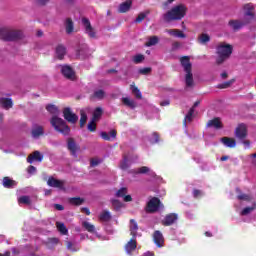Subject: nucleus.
Wrapping results in <instances>:
<instances>
[{
    "label": "nucleus",
    "instance_id": "nucleus-1",
    "mask_svg": "<svg viewBox=\"0 0 256 256\" xmlns=\"http://www.w3.org/2000/svg\"><path fill=\"white\" fill-rule=\"evenodd\" d=\"M187 8L183 5L174 6L170 11L164 14L165 21H179L185 17Z\"/></svg>",
    "mask_w": 256,
    "mask_h": 256
},
{
    "label": "nucleus",
    "instance_id": "nucleus-2",
    "mask_svg": "<svg viewBox=\"0 0 256 256\" xmlns=\"http://www.w3.org/2000/svg\"><path fill=\"white\" fill-rule=\"evenodd\" d=\"M233 53V47L229 44H219L217 47V59H216V63L218 65H221V63L227 61V59H229V57L231 56V54Z\"/></svg>",
    "mask_w": 256,
    "mask_h": 256
},
{
    "label": "nucleus",
    "instance_id": "nucleus-3",
    "mask_svg": "<svg viewBox=\"0 0 256 256\" xmlns=\"http://www.w3.org/2000/svg\"><path fill=\"white\" fill-rule=\"evenodd\" d=\"M23 33L21 31H11L8 28H0V39L3 41H16L21 39Z\"/></svg>",
    "mask_w": 256,
    "mask_h": 256
},
{
    "label": "nucleus",
    "instance_id": "nucleus-4",
    "mask_svg": "<svg viewBox=\"0 0 256 256\" xmlns=\"http://www.w3.org/2000/svg\"><path fill=\"white\" fill-rule=\"evenodd\" d=\"M51 125L52 127H54L56 131H58L59 133H62V135H69V131H71L69 126H67V124L65 123V120L57 116H54L51 119Z\"/></svg>",
    "mask_w": 256,
    "mask_h": 256
},
{
    "label": "nucleus",
    "instance_id": "nucleus-5",
    "mask_svg": "<svg viewBox=\"0 0 256 256\" xmlns=\"http://www.w3.org/2000/svg\"><path fill=\"white\" fill-rule=\"evenodd\" d=\"M160 209H163V204L161 203V200L159 198H152L146 207L147 213H155L157 211H160Z\"/></svg>",
    "mask_w": 256,
    "mask_h": 256
},
{
    "label": "nucleus",
    "instance_id": "nucleus-6",
    "mask_svg": "<svg viewBox=\"0 0 256 256\" xmlns=\"http://www.w3.org/2000/svg\"><path fill=\"white\" fill-rule=\"evenodd\" d=\"M235 137L239 139L240 141H243L245 137H247V125L245 124H239L237 128L235 129Z\"/></svg>",
    "mask_w": 256,
    "mask_h": 256
},
{
    "label": "nucleus",
    "instance_id": "nucleus-7",
    "mask_svg": "<svg viewBox=\"0 0 256 256\" xmlns=\"http://www.w3.org/2000/svg\"><path fill=\"white\" fill-rule=\"evenodd\" d=\"M63 113L66 121H68L69 123H77V120L79 119V117H77L75 113L71 111L70 108H65Z\"/></svg>",
    "mask_w": 256,
    "mask_h": 256
},
{
    "label": "nucleus",
    "instance_id": "nucleus-8",
    "mask_svg": "<svg viewBox=\"0 0 256 256\" xmlns=\"http://www.w3.org/2000/svg\"><path fill=\"white\" fill-rule=\"evenodd\" d=\"M62 75L66 77V79H70L71 81L75 80V72H73V69L69 66H62Z\"/></svg>",
    "mask_w": 256,
    "mask_h": 256
},
{
    "label": "nucleus",
    "instance_id": "nucleus-9",
    "mask_svg": "<svg viewBox=\"0 0 256 256\" xmlns=\"http://www.w3.org/2000/svg\"><path fill=\"white\" fill-rule=\"evenodd\" d=\"M199 101H196L193 105V107L189 110L188 114L186 115L184 119V126L187 127V121L188 123H191L193 120V114L195 113V107H199Z\"/></svg>",
    "mask_w": 256,
    "mask_h": 256
},
{
    "label": "nucleus",
    "instance_id": "nucleus-10",
    "mask_svg": "<svg viewBox=\"0 0 256 256\" xmlns=\"http://www.w3.org/2000/svg\"><path fill=\"white\" fill-rule=\"evenodd\" d=\"M177 219H178L177 214L172 213V214L167 215V216L163 219L162 224H163V225H166V226L173 225V223H176V222H177Z\"/></svg>",
    "mask_w": 256,
    "mask_h": 256
},
{
    "label": "nucleus",
    "instance_id": "nucleus-11",
    "mask_svg": "<svg viewBox=\"0 0 256 256\" xmlns=\"http://www.w3.org/2000/svg\"><path fill=\"white\" fill-rule=\"evenodd\" d=\"M27 161L28 163H33L35 161H38V163H41V161H43V154H41L40 151H35L33 154L28 156Z\"/></svg>",
    "mask_w": 256,
    "mask_h": 256
},
{
    "label": "nucleus",
    "instance_id": "nucleus-12",
    "mask_svg": "<svg viewBox=\"0 0 256 256\" xmlns=\"http://www.w3.org/2000/svg\"><path fill=\"white\" fill-rule=\"evenodd\" d=\"M137 249V241L135 240V237H133L125 246V251L128 255H131L133 251Z\"/></svg>",
    "mask_w": 256,
    "mask_h": 256
},
{
    "label": "nucleus",
    "instance_id": "nucleus-13",
    "mask_svg": "<svg viewBox=\"0 0 256 256\" xmlns=\"http://www.w3.org/2000/svg\"><path fill=\"white\" fill-rule=\"evenodd\" d=\"M82 23L89 37H95V32H93V28L91 27V23L89 22V20L87 18H83Z\"/></svg>",
    "mask_w": 256,
    "mask_h": 256
},
{
    "label": "nucleus",
    "instance_id": "nucleus-14",
    "mask_svg": "<svg viewBox=\"0 0 256 256\" xmlns=\"http://www.w3.org/2000/svg\"><path fill=\"white\" fill-rule=\"evenodd\" d=\"M2 185L6 189H13L14 187H17V182L9 177H4Z\"/></svg>",
    "mask_w": 256,
    "mask_h": 256
},
{
    "label": "nucleus",
    "instance_id": "nucleus-15",
    "mask_svg": "<svg viewBox=\"0 0 256 256\" xmlns=\"http://www.w3.org/2000/svg\"><path fill=\"white\" fill-rule=\"evenodd\" d=\"M153 238L154 243L157 245V247H163L164 239L163 234L160 231L154 232Z\"/></svg>",
    "mask_w": 256,
    "mask_h": 256
},
{
    "label": "nucleus",
    "instance_id": "nucleus-16",
    "mask_svg": "<svg viewBox=\"0 0 256 256\" xmlns=\"http://www.w3.org/2000/svg\"><path fill=\"white\" fill-rule=\"evenodd\" d=\"M100 137H102V139H104V141H111L117 137V131L112 130V131H110V133L101 132Z\"/></svg>",
    "mask_w": 256,
    "mask_h": 256
},
{
    "label": "nucleus",
    "instance_id": "nucleus-17",
    "mask_svg": "<svg viewBox=\"0 0 256 256\" xmlns=\"http://www.w3.org/2000/svg\"><path fill=\"white\" fill-rule=\"evenodd\" d=\"M49 187H56L57 189H63V181L57 180L55 178H49L47 181Z\"/></svg>",
    "mask_w": 256,
    "mask_h": 256
},
{
    "label": "nucleus",
    "instance_id": "nucleus-18",
    "mask_svg": "<svg viewBox=\"0 0 256 256\" xmlns=\"http://www.w3.org/2000/svg\"><path fill=\"white\" fill-rule=\"evenodd\" d=\"M182 67H184L185 73L191 71V62L189 61V56H184L180 59Z\"/></svg>",
    "mask_w": 256,
    "mask_h": 256
},
{
    "label": "nucleus",
    "instance_id": "nucleus-19",
    "mask_svg": "<svg viewBox=\"0 0 256 256\" xmlns=\"http://www.w3.org/2000/svg\"><path fill=\"white\" fill-rule=\"evenodd\" d=\"M126 195V196H125ZM116 197H124V201L129 203L132 200L131 195H127V188H121L116 192Z\"/></svg>",
    "mask_w": 256,
    "mask_h": 256
},
{
    "label": "nucleus",
    "instance_id": "nucleus-20",
    "mask_svg": "<svg viewBox=\"0 0 256 256\" xmlns=\"http://www.w3.org/2000/svg\"><path fill=\"white\" fill-rule=\"evenodd\" d=\"M68 149L74 156L77 155V151H79V146L75 144V141L72 138L68 139Z\"/></svg>",
    "mask_w": 256,
    "mask_h": 256
},
{
    "label": "nucleus",
    "instance_id": "nucleus-21",
    "mask_svg": "<svg viewBox=\"0 0 256 256\" xmlns=\"http://www.w3.org/2000/svg\"><path fill=\"white\" fill-rule=\"evenodd\" d=\"M207 127H213L214 129H221L223 127V124L221 123V119L214 118L207 123Z\"/></svg>",
    "mask_w": 256,
    "mask_h": 256
},
{
    "label": "nucleus",
    "instance_id": "nucleus-22",
    "mask_svg": "<svg viewBox=\"0 0 256 256\" xmlns=\"http://www.w3.org/2000/svg\"><path fill=\"white\" fill-rule=\"evenodd\" d=\"M131 5H133V2L131 0H128V1L120 4V6L118 8L119 13H127V11H129V9H131Z\"/></svg>",
    "mask_w": 256,
    "mask_h": 256
},
{
    "label": "nucleus",
    "instance_id": "nucleus-23",
    "mask_svg": "<svg viewBox=\"0 0 256 256\" xmlns=\"http://www.w3.org/2000/svg\"><path fill=\"white\" fill-rule=\"evenodd\" d=\"M221 141L223 145H225V147L233 148V147H236L237 145V142L235 141L234 138L224 137L221 139Z\"/></svg>",
    "mask_w": 256,
    "mask_h": 256
},
{
    "label": "nucleus",
    "instance_id": "nucleus-24",
    "mask_svg": "<svg viewBox=\"0 0 256 256\" xmlns=\"http://www.w3.org/2000/svg\"><path fill=\"white\" fill-rule=\"evenodd\" d=\"M168 35H172V37H177L179 39H185V33L181 30L173 29V30H167Z\"/></svg>",
    "mask_w": 256,
    "mask_h": 256
},
{
    "label": "nucleus",
    "instance_id": "nucleus-25",
    "mask_svg": "<svg viewBox=\"0 0 256 256\" xmlns=\"http://www.w3.org/2000/svg\"><path fill=\"white\" fill-rule=\"evenodd\" d=\"M0 105H2L3 109H11V107H13V100L9 98H0Z\"/></svg>",
    "mask_w": 256,
    "mask_h": 256
},
{
    "label": "nucleus",
    "instance_id": "nucleus-26",
    "mask_svg": "<svg viewBox=\"0 0 256 256\" xmlns=\"http://www.w3.org/2000/svg\"><path fill=\"white\" fill-rule=\"evenodd\" d=\"M139 230V226L135 220H130V234L132 237H137V231Z\"/></svg>",
    "mask_w": 256,
    "mask_h": 256
},
{
    "label": "nucleus",
    "instance_id": "nucleus-27",
    "mask_svg": "<svg viewBox=\"0 0 256 256\" xmlns=\"http://www.w3.org/2000/svg\"><path fill=\"white\" fill-rule=\"evenodd\" d=\"M41 135H43V127L34 126L32 128V137H34V139H37L38 137H41Z\"/></svg>",
    "mask_w": 256,
    "mask_h": 256
},
{
    "label": "nucleus",
    "instance_id": "nucleus-28",
    "mask_svg": "<svg viewBox=\"0 0 256 256\" xmlns=\"http://www.w3.org/2000/svg\"><path fill=\"white\" fill-rule=\"evenodd\" d=\"M185 83L186 87H193V74L191 73V71L186 72Z\"/></svg>",
    "mask_w": 256,
    "mask_h": 256
},
{
    "label": "nucleus",
    "instance_id": "nucleus-29",
    "mask_svg": "<svg viewBox=\"0 0 256 256\" xmlns=\"http://www.w3.org/2000/svg\"><path fill=\"white\" fill-rule=\"evenodd\" d=\"M65 53H66V50L63 45L57 46L56 55H57L58 59H63V57H65Z\"/></svg>",
    "mask_w": 256,
    "mask_h": 256
},
{
    "label": "nucleus",
    "instance_id": "nucleus-30",
    "mask_svg": "<svg viewBox=\"0 0 256 256\" xmlns=\"http://www.w3.org/2000/svg\"><path fill=\"white\" fill-rule=\"evenodd\" d=\"M244 11H245L246 17H250V19H252V17H253V5L252 4L244 5Z\"/></svg>",
    "mask_w": 256,
    "mask_h": 256
},
{
    "label": "nucleus",
    "instance_id": "nucleus-31",
    "mask_svg": "<svg viewBox=\"0 0 256 256\" xmlns=\"http://www.w3.org/2000/svg\"><path fill=\"white\" fill-rule=\"evenodd\" d=\"M56 227H57L58 231H59L62 235H67V233L69 232V230H67V227L65 226V224L62 223V222H57V223H56Z\"/></svg>",
    "mask_w": 256,
    "mask_h": 256
},
{
    "label": "nucleus",
    "instance_id": "nucleus-32",
    "mask_svg": "<svg viewBox=\"0 0 256 256\" xmlns=\"http://www.w3.org/2000/svg\"><path fill=\"white\" fill-rule=\"evenodd\" d=\"M122 103H124L126 107H130V109H135L136 107L135 101L127 97L122 98Z\"/></svg>",
    "mask_w": 256,
    "mask_h": 256
},
{
    "label": "nucleus",
    "instance_id": "nucleus-33",
    "mask_svg": "<svg viewBox=\"0 0 256 256\" xmlns=\"http://www.w3.org/2000/svg\"><path fill=\"white\" fill-rule=\"evenodd\" d=\"M103 115V109L101 108H96L93 112V121H99L101 119V116Z\"/></svg>",
    "mask_w": 256,
    "mask_h": 256
},
{
    "label": "nucleus",
    "instance_id": "nucleus-34",
    "mask_svg": "<svg viewBox=\"0 0 256 256\" xmlns=\"http://www.w3.org/2000/svg\"><path fill=\"white\" fill-rule=\"evenodd\" d=\"M230 27L234 29V31H237V29H241L243 27V23L241 21H230L229 22Z\"/></svg>",
    "mask_w": 256,
    "mask_h": 256
},
{
    "label": "nucleus",
    "instance_id": "nucleus-35",
    "mask_svg": "<svg viewBox=\"0 0 256 256\" xmlns=\"http://www.w3.org/2000/svg\"><path fill=\"white\" fill-rule=\"evenodd\" d=\"M233 83H235V79H231L227 82H223L218 85V89H229V87H231V85H233Z\"/></svg>",
    "mask_w": 256,
    "mask_h": 256
},
{
    "label": "nucleus",
    "instance_id": "nucleus-36",
    "mask_svg": "<svg viewBox=\"0 0 256 256\" xmlns=\"http://www.w3.org/2000/svg\"><path fill=\"white\" fill-rule=\"evenodd\" d=\"M19 205H30L31 204V198L29 196H22L18 198Z\"/></svg>",
    "mask_w": 256,
    "mask_h": 256
},
{
    "label": "nucleus",
    "instance_id": "nucleus-37",
    "mask_svg": "<svg viewBox=\"0 0 256 256\" xmlns=\"http://www.w3.org/2000/svg\"><path fill=\"white\" fill-rule=\"evenodd\" d=\"M157 43H159V38L157 36H152L146 43V47H153V45H157Z\"/></svg>",
    "mask_w": 256,
    "mask_h": 256
},
{
    "label": "nucleus",
    "instance_id": "nucleus-38",
    "mask_svg": "<svg viewBox=\"0 0 256 256\" xmlns=\"http://www.w3.org/2000/svg\"><path fill=\"white\" fill-rule=\"evenodd\" d=\"M101 221H110L111 220V213L109 211H103L100 214Z\"/></svg>",
    "mask_w": 256,
    "mask_h": 256
},
{
    "label": "nucleus",
    "instance_id": "nucleus-39",
    "mask_svg": "<svg viewBox=\"0 0 256 256\" xmlns=\"http://www.w3.org/2000/svg\"><path fill=\"white\" fill-rule=\"evenodd\" d=\"M66 33H68V35L73 33V21L69 18L66 20Z\"/></svg>",
    "mask_w": 256,
    "mask_h": 256
},
{
    "label": "nucleus",
    "instance_id": "nucleus-40",
    "mask_svg": "<svg viewBox=\"0 0 256 256\" xmlns=\"http://www.w3.org/2000/svg\"><path fill=\"white\" fill-rule=\"evenodd\" d=\"M210 37H209V35H207V34H202V35H200V37L198 38V41H199V43H201L202 45H205V43H209V41H210Z\"/></svg>",
    "mask_w": 256,
    "mask_h": 256
},
{
    "label": "nucleus",
    "instance_id": "nucleus-41",
    "mask_svg": "<svg viewBox=\"0 0 256 256\" xmlns=\"http://www.w3.org/2000/svg\"><path fill=\"white\" fill-rule=\"evenodd\" d=\"M132 93L135 95L136 99H142L141 91L137 89L135 85H131Z\"/></svg>",
    "mask_w": 256,
    "mask_h": 256
},
{
    "label": "nucleus",
    "instance_id": "nucleus-42",
    "mask_svg": "<svg viewBox=\"0 0 256 256\" xmlns=\"http://www.w3.org/2000/svg\"><path fill=\"white\" fill-rule=\"evenodd\" d=\"M80 114V127H85V123H87V114L84 112V110H81Z\"/></svg>",
    "mask_w": 256,
    "mask_h": 256
},
{
    "label": "nucleus",
    "instance_id": "nucleus-43",
    "mask_svg": "<svg viewBox=\"0 0 256 256\" xmlns=\"http://www.w3.org/2000/svg\"><path fill=\"white\" fill-rule=\"evenodd\" d=\"M83 227L89 231V233H95V226L89 222H83Z\"/></svg>",
    "mask_w": 256,
    "mask_h": 256
},
{
    "label": "nucleus",
    "instance_id": "nucleus-44",
    "mask_svg": "<svg viewBox=\"0 0 256 256\" xmlns=\"http://www.w3.org/2000/svg\"><path fill=\"white\" fill-rule=\"evenodd\" d=\"M46 110L49 113H52V115H57L59 113V110L57 109V106H55V105H48V106H46Z\"/></svg>",
    "mask_w": 256,
    "mask_h": 256
},
{
    "label": "nucleus",
    "instance_id": "nucleus-45",
    "mask_svg": "<svg viewBox=\"0 0 256 256\" xmlns=\"http://www.w3.org/2000/svg\"><path fill=\"white\" fill-rule=\"evenodd\" d=\"M151 170L147 166H142L138 168L137 170H134L133 173H140V174H145V173H150Z\"/></svg>",
    "mask_w": 256,
    "mask_h": 256
},
{
    "label": "nucleus",
    "instance_id": "nucleus-46",
    "mask_svg": "<svg viewBox=\"0 0 256 256\" xmlns=\"http://www.w3.org/2000/svg\"><path fill=\"white\" fill-rule=\"evenodd\" d=\"M93 97L94 99H103V97H105V92L103 90L95 91Z\"/></svg>",
    "mask_w": 256,
    "mask_h": 256
},
{
    "label": "nucleus",
    "instance_id": "nucleus-47",
    "mask_svg": "<svg viewBox=\"0 0 256 256\" xmlns=\"http://www.w3.org/2000/svg\"><path fill=\"white\" fill-rule=\"evenodd\" d=\"M112 205L116 211H119L123 207V203L119 202L118 200H113Z\"/></svg>",
    "mask_w": 256,
    "mask_h": 256
},
{
    "label": "nucleus",
    "instance_id": "nucleus-48",
    "mask_svg": "<svg viewBox=\"0 0 256 256\" xmlns=\"http://www.w3.org/2000/svg\"><path fill=\"white\" fill-rule=\"evenodd\" d=\"M120 168L125 171L126 169L129 168V160L127 158H124V160L120 164Z\"/></svg>",
    "mask_w": 256,
    "mask_h": 256
},
{
    "label": "nucleus",
    "instance_id": "nucleus-49",
    "mask_svg": "<svg viewBox=\"0 0 256 256\" xmlns=\"http://www.w3.org/2000/svg\"><path fill=\"white\" fill-rule=\"evenodd\" d=\"M96 120H91L88 124V131H95L97 129Z\"/></svg>",
    "mask_w": 256,
    "mask_h": 256
},
{
    "label": "nucleus",
    "instance_id": "nucleus-50",
    "mask_svg": "<svg viewBox=\"0 0 256 256\" xmlns=\"http://www.w3.org/2000/svg\"><path fill=\"white\" fill-rule=\"evenodd\" d=\"M71 205H81L83 203V199L81 198H72L70 199Z\"/></svg>",
    "mask_w": 256,
    "mask_h": 256
},
{
    "label": "nucleus",
    "instance_id": "nucleus-51",
    "mask_svg": "<svg viewBox=\"0 0 256 256\" xmlns=\"http://www.w3.org/2000/svg\"><path fill=\"white\" fill-rule=\"evenodd\" d=\"M254 209L255 207H246L241 211L240 215H249Z\"/></svg>",
    "mask_w": 256,
    "mask_h": 256
},
{
    "label": "nucleus",
    "instance_id": "nucleus-52",
    "mask_svg": "<svg viewBox=\"0 0 256 256\" xmlns=\"http://www.w3.org/2000/svg\"><path fill=\"white\" fill-rule=\"evenodd\" d=\"M144 59H145V56H143L141 54H138L133 57L134 63H141V61H143Z\"/></svg>",
    "mask_w": 256,
    "mask_h": 256
},
{
    "label": "nucleus",
    "instance_id": "nucleus-53",
    "mask_svg": "<svg viewBox=\"0 0 256 256\" xmlns=\"http://www.w3.org/2000/svg\"><path fill=\"white\" fill-rule=\"evenodd\" d=\"M151 143H159V134L153 133L152 138H150Z\"/></svg>",
    "mask_w": 256,
    "mask_h": 256
},
{
    "label": "nucleus",
    "instance_id": "nucleus-54",
    "mask_svg": "<svg viewBox=\"0 0 256 256\" xmlns=\"http://www.w3.org/2000/svg\"><path fill=\"white\" fill-rule=\"evenodd\" d=\"M145 17H147V14H145V13H140V14L138 15V17L136 18L135 22H136V23H141V21H143V20L145 19Z\"/></svg>",
    "mask_w": 256,
    "mask_h": 256
},
{
    "label": "nucleus",
    "instance_id": "nucleus-55",
    "mask_svg": "<svg viewBox=\"0 0 256 256\" xmlns=\"http://www.w3.org/2000/svg\"><path fill=\"white\" fill-rule=\"evenodd\" d=\"M238 199L240 201H249V199H251V197L249 195L241 194V195H238Z\"/></svg>",
    "mask_w": 256,
    "mask_h": 256
},
{
    "label": "nucleus",
    "instance_id": "nucleus-56",
    "mask_svg": "<svg viewBox=\"0 0 256 256\" xmlns=\"http://www.w3.org/2000/svg\"><path fill=\"white\" fill-rule=\"evenodd\" d=\"M139 73H141V75H147L151 73V68H142L139 70Z\"/></svg>",
    "mask_w": 256,
    "mask_h": 256
},
{
    "label": "nucleus",
    "instance_id": "nucleus-57",
    "mask_svg": "<svg viewBox=\"0 0 256 256\" xmlns=\"http://www.w3.org/2000/svg\"><path fill=\"white\" fill-rule=\"evenodd\" d=\"M99 163H101V160L94 158L91 160V166L92 167H96V165H99Z\"/></svg>",
    "mask_w": 256,
    "mask_h": 256
},
{
    "label": "nucleus",
    "instance_id": "nucleus-58",
    "mask_svg": "<svg viewBox=\"0 0 256 256\" xmlns=\"http://www.w3.org/2000/svg\"><path fill=\"white\" fill-rule=\"evenodd\" d=\"M35 171H37V168H35L34 166L28 167V173H30V175H33V173H35Z\"/></svg>",
    "mask_w": 256,
    "mask_h": 256
},
{
    "label": "nucleus",
    "instance_id": "nucleus-59",
    "mask_svg": "<svg viewBox=\"0 0 256 256\" xmlns=\"http://www.w3.org/2000/svg\"><path fill=\"white\" fill-rule=\"evenodd\" d=\"M201 195H203V193L200 190H194L193 191V196L194 197H201Z\"/></svg>",
    "mask_w": 256,
    "mask_h": 256
},
{
    "label": "nucleus",
    "instance_id": "nucleus-60",
    "mask_svg": "<svg viewBox=\"0 0 256 256\" xmlns=\"http://www.w3.org/2000/svg\"><path fill=\"white\" fill-rule=\"evenodd\" d=\"M242 143L245 146V149H249L251 146V142H249V140H243Z\"/></svg>",
    "mask_w": 256,
    "mask_h": 256
},
{
    "label": "nucleus",
    "instance_id": "nucleus-61",
    "mask_svg": "<svg viewBox=\"0 0 256 256\" xmlns=\"http://www.w3.org/2000/svg\"><path fill=\"white\" fill-rule=\"evenodd\" d=\"M67 249H69V251H78L79 250V249H73V244L71 242H68Z\"/></svg>",
    "mask_w": 256,
    "mask_h": 256
},
{
    "label": "nucleus",
    "instance_id": "nucleus-62",
    "mask_svg": "<svg viewBox=\"0 0 256 256\" xmlns=\"http://www.w3.org/2000/svg\"><path fill=\"white\" fill-rule=\"evenodd\" d=\"M180 46L181 44H179V42H174L172 45V49H179Z\"/></svg>",
    "mask_w": 256,
    "mask_h": 256
},
{
    "label": "nucleus",
    "instance_id": "nucleus-63",
    "mask_svg": "<svg viewBox=\"0 0 256 256\" xmlns=\"http://www.w3.org/2000/svg\"><path fill=\"white\" fill-rule=\"evenodd\" d=\"M55 209H57L58 211H63V206L61 204H56Z\"/></svg>",
    "mask_w": 256,
    "mask_h": 256
},
{
    "label": "nucleus",
    "instance_id": "nucleus-64",
    "mask_svg": "<svg viewBox=\"0 0 256 256\" xmlns=\"http://www.w3.org/2000/svg\"><path fill=\"white\" fill-rule=\"evenodd\" d=\"M82 212L86 213V215H91V212L88 210V208H82Z\"/></svg>",
    "mask_w": 256,
    "mask_h": 256
}]
</instances>
